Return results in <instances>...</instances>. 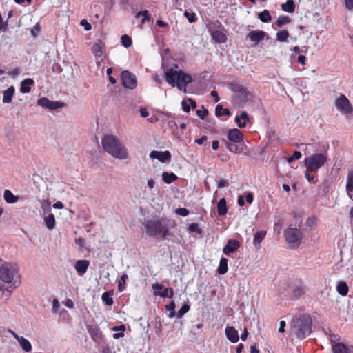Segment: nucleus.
Wrapping results in <instances>:
<instances>
[{
	"label": "nucleus",
	"mask_w": 353,
	"mask_h": 353,
	"mask_svg": "<svg viewBox=\"0 0 353 353\" xmlns=\"http://www.w3.org/2000/svg\"><path fill=\"white\" fill-rule=\"evenodd\" d=\"M102 147L105 152L112 157L119 159L128 158V152L126 148L123 145L120 139L112 134H105L101 141Z\"/></svg>",
	"instance_id": "1"
},
{
	"label": "nucleus",
	"mask_w": 353,
	"mask_h": 353,
	"mask_svg": "<svg viewBox=\"0 0 353 353\" xmlns=\"http://www.w3.org/2000/svg\"><path fill=\"white\" fill-rule=\"evenodd\" d=\"M168 221L165 219H152L145 221V232L149 236H161L163 239H168L172 234L168 225Z\"/></svg>",
	"instance_id": "2"
},
{
	"label": "nucleus",
	"mask_w": 353,
	"mask_h": 353,
	"mask_svg": "<svg viewBox=\"0 0 353 353\" xmlns=\"http://www.w3.org/2000/svg\"><path fill=\"white\" fill-rule=\"evenodd\" d=\"M165 74L169 85L178 88H185L190 83L194 81L190 74L182 70L170 68L165 71Z\"/></svg>",
	"instance_id": "3"
},
{
	"label": "nucleus",
	"mask_w": 353,
	"mask_h": 353,
	"mask_svg": "<svg viewBox=\"0 0 353 353\" xmlns=\"http://www.w3.org/2000/svg\"><path fill=\"white\" fill-rule=\"evenodd\" d=\"M294 334L299 339H304L312 332V319L309 314H303L292 320Z\"/></svg>",
	"instance_id": "4"
},
{
	"label": "nucleus",
	"mask_w": 353,
	"mask_h": 353,
	"mask_svg": "<svg viewBox=\"0 0 353 353\" xmlns=\"http://www.w3.org/2000/svg\"><path fill=\"white\" fill-rule=\"evenodd\" d=\"M285 241L290 249L299 248L301 243L302 233L295 228H289L284 232Z\"/></svg>",
	"instance_id": "5"
},
{
	"label": "nucleus",
	"mask_w": 353,
	"mask_h": 353,
	"mask_svg": "<svg viewBox=\"0 0 353 353\" xmlns=\"http://www.w3.org/2000/svg\"><path fill=\"white\" fill-rule=\"evenodd\" d=\"M327 157L325 154L316 153L305 159V165L311 172H317L327 161Z\"/></svg>",
	"instance_id": "6"
},
{
	"label": "nucleus",
	"mask_w": 353,
	"mask_h": 353,
	"mask_svg": "<svg viewBox=\"0 0 353 353\" xmlns=\"http://www.w3.org/2000/svg\"><path fill=\"white\" fill-rule=\"evenodd\" d=\"M18 273L17 264L4 263L0 267V279L6 283H11L16 274Z\"/></svg>",
	"instance_id": "7"
},
{
	"label": "nucleus",
	"mask_w": 353,
	"mask_h": 353,
	"mask_svg": "<svg viewBox=\"0 0 353 353\" xmlns=\"http://www.w3.org/2000/svg\"><path fill=\"white\" fill-rule=\"evenodd\" d=\"M234 90L235 94L233 97L234 101L241 106L244 105L248 101H252L254 97V94L248 90Z\"/></svg>",
	"instance_id": "8"
},
{
	"label": "nucleus",
	"mask_w": 353,
	"mask_h": 353,
	"mask_svg": "<svg viewBox=\"0 0 353 353\" xmlns=\"http://www.w3.org/2000/svg\"><path fill=\"white\" fill-rule=\"evenodd\" d=\"M121 79L125 88H135L137 86V77L128 70H124L121 72Z\"/></svg>",
	"instance_id": "9"
},
{
	"label": "nucleus",
	"mask_w": 353,
	"mask_h": 353,
	"mask_svg": "<svg viewBox=\"0 0 353 353\" xmlns=\"http://www.w3.org/2000/svg\"><path fill=\"white\" fill-rule=\"evenodd\" d=\"M335 105L336 108L343 112L347 114L353 112V107L350 104L348 99L343 94H341L336 101Z\"/></svg>",
	"instance_id": "10"
},
{
	"label": "nucleus",
	"mask_w": 353,
	"mask_h": 353,
	"mask_svg": "<svg viewBox=\"0 0 353 353\" xmlns=\"http://www.w3.org/2000/svg\"><path fill=\"white\" fill-rule=\"evenodd\" d=\"M87 330L90 334L92 339L97 343H99L102 341L103 335L100 329L97 324L87 325Z\"/></svg>",
	"instance_id": "11"
},
{
	"label": "nucleus",
	"mask_w": 353,
	"mask_h": 353,
	"mask_svg": "<svg viewBox=\"0 0 353 353\" xmlns=\"http://www.w3.org/2000/svg\"><path fill=\"white\" fill-rule=\"evenodd\" d=\"M265 35L266 33L264 31L257 30L250 32L246 35V38L249 39L254 45H257L264 39Z\"/></svg>",
	"instance_id": "12"
},
{
	"label": "nucleus",
	"mask_w": 353,
	"mask_h": 353,
	"mask_svg": "<svg viewBox=\"0 0 353 353\" xmlns=\"http://www.w3.org/2000/svg\"><path fill=\"white\" fill-rule=\"evenodd\" d=\"M333 353H352L353 346H347L343 343L332 342Z\"/></svg>",
	"instance_id": "13"
},
{
	"label": "nucleus",
	"mask_w": 353,
	"mask_h": 353,
	"mask_svg": "<svg viewBox=\"0 0 353 353\" xmlns=\"http://www.w3.org/2000/svg\"><path fill=\"white\" fill-rule=\"evenodd\" d=\"M150 157L151 159H157L163 163L170 160L171 154L168 150L164 152L153 150L150 152Z\"/></svg>",
	"instance_id": "14"
},
{
	"label": "nucleus",
	"mask_w": 353,
	"mask_h": 353,
	"mask_svg": "<svg viewBox=\"0 0 353 353\" xmlns=\"http://www.w3.org/2000/svg\"><path fill=\"white\" fill-rule=\"evenodd\" d=\"M240 248V243L235 239H230L223 248V252L225 254L229 255L234 253Z\"/></svg>",
	"instance_id": "15"
},
{
	"label": "nucleus",
	"mask_w": 353,
	"mask_h": 353,
	"mask_svg": "<svg viewBox=\"0 0 353 353\" xmlns=\"http://www.w3.org/2000/svg\"><path fill=\"white\" fill-rule=\"evenodd\" d=\"M228 139L232 142L240 143L243 141V134L237 128L231 129L228 131Z\"/></svg>",
	"instance_id": "16"
},
{
	"label": "nucleus",
	"mask_w": 353,
	"mask_h": 353,
	"mask_svg": "<svg viewBox=\"0 0 353 353\" xmlns=\"http://www.w3.org/2000/svg\"><path fill=\"white\" fill-rule=\"evenodd\" d=\"M234 121L236 123L239 128H243L246 127L248 123L250 122V119L248 114L243 111L241 112L240 115L235 117Z\"/></svg>",
	"instance_id": "17"
},
{
	"label": "nucleus",
	"mask_w": 353,
	"mask_h": 353,
	"mask_svg": "<svg viewBox=\"0 0 353 353\" xmlns=\"http://www.w3.org/2000/svg\"><path fill=\"white\" fill-rule=\"evenodd\" d=\"M225 335L227 339L233 343L238 342L239 340L238 331L232 326L226 327Z\"/></svg>",
	"instance_id": "18"
},
{
	"label": "nucleus",
	"mask_w": 353,
	"mask_h": 353,
	"mask_svg": "<svg viewBox=\"0 0 353 353\" xmlns=\"http://www.w3.org/2000/svg\"><path fill=\"white\" fill-rule=\"evenodd\" d=\"M211 37L216 43H225L227 40L225 31L223 30H216L211 31Z\"/></svg>",
	"instance_id": "19"
},
{
	"label": "nucleus",
	"mask_w": 353,
	"mask_h": 353,
	"mask_svg": "<svg viewBox=\"0 0 353 353\" xmlns=\"http://www.w3.org/2000/svg\"><path fill=\"white\" fill-rule=\"evenodd\" d=\"M89 265L90 262L88 260H78L74 268L79 276H83L87 272Z\"/></svg>",
	"instance_id": "20"
},
{
	"label": "nucleus",
	"mask_w": 353,
	"mask_h": 353,
	"mask_svg": "<svg viewBox=\"0 0 353 353\" xmlns=\"http://www.w3.org/2000/svg\"><path fill=\"white\" fill-rule=\"evenodd\" d=\"M91 50L97 58H101L104 52V46L101 41H98L93 44Z\"/></svg>",
	"instance_id": "21"
},
{
	"label": "nucleus",
	"mask_w": 353,
	"mask_h": 353,
	"mask_svg": "<svg viewBox=\"0 0 353 353\" xmlns=\"http://www.w3.org/2000/svg\"><path fill=\"white\" fill-rule=\"evenodd\" d=\"M346 192L350 199L353 198V170L350 171L347 176Z\"/></svg>",
	"instance_id": "22"
},
{
	"label": "nucleus",
	"mask_w": 353,
	"mask_h": 353,
	"mask_svg": "<svg viewBox=\"0 0 353 353\" xmlns=\"http://www.w3.org/2000/svg\"><path fill=\"white\" fill-rule=\"evenodd\" d=\"M196 107V101L190 98L185 99L182 101V108L185 112H189L191 108H195Z\"/></svg>",
	"instance_id": "23"
},
{
	"label": "nucleus",
	"mask_w": 353,
	"mask_h": 353,
	"mask_svg": "<svg viewBox=\"0 0 353 353\" xmlns=\"http://www.w3.org/2000/svg\"><path fill=\"white\" fill-rule=\"evenodd\" d=\"M3 198L7 203H14L19 199L18 196H15L9 190H6L3 192Z\"/></svg>",
	"instance_id": "24"
},
{
	"label": "nucleus",
	"mask_w": 353,
	"mask_h": 353,
	"mask_svg": "<svg viewBox=\"0 0 353 353\" xmlns=\"http://www.w3.org/2000/svg\"><path fill=\"white\" fill-rule=\"evenodd\" d=\"M306 286L303 284L296 285L292 290V296L295 299L302 296L306 292Z\"/></svg>",
	"instance_id": "25"
},
{
	"label": "nucleus",
	"mask_w": 353,
	"mask_h": 353,
	"mask_svg": "<svg viewBox=\"0 0 353 353\" xmlns=\"http://www.w3.org/2000/svg\"><path fill=\"white\" fill-rule=\"evenodd\" d=\"M265 236H266L265 230L256 231L254 235V239H253V244L254 245V246L257 247V246L260 245L261 243L264 239Z\"/></svg>",
	"instance_id": "26"
},
{
	"label": "nucleus",
	"mask_w": 353,
	"mask_h": 353,
	"mask_svg": "<svg viewBox=\"0 0 353 353\" xmlns=\"http://www.w3.org/2000/svg\"><path fill=\"white\" fill-rule=\"evenodd\" d=\"M217 212L219 215L224 216L227 214L228 208L226 205V201L224 198L219 200L217 203Z\"/></svg>",
	"instance_id": "27"
},
{
	"label": "nucleus",
	"mask_w": 353,
	"mask_h": 353,
	"mask_svg": "<svg viewBox=\"0 0 353 353\" xmlns=\"http://www.w3.org/2000/svg\"><path fill=\"white\" fill-rule=\"evenodd\" d=\"M162 179L165 183L170 184L171 183L176 181L178 176L173 172H164L162 174Z\"/></svg>",
	"instance_id": "28"
},
{
	"label": "nucleus",
	"mask_w": 353,
	"mask_h": 353,
	"mask_svg": "<svg viewBox=\"0 0 353 353\" xmlns=\"http://www.w3.org/2000/svg\"><path fill=\"white\" fill-rule=\"evenodd\" d=\"M337 292L341 296H346L349 291V288L345 281H340L336 285Z\"/></svg>",
	"instance_id": "29"
},
{
	"label": "nucleus",
	"mask_w": 353,
	"mask_h": 353,
	"mask_svg": "<svg viewBox=\"0 0 353 353\" xmlns=\"http://www.w3.org/2000/svg\"><path fill=\"white\" fill-rule=\"evenodd\" d=\"M211 79V76L208 72H203L201 74L199 79H196L194 81H198L199 86H208L209 85L207 83L208 81H210Z\"/></svg>",
	"instance_id": "30"
},
{
	"label": "nucleus",
	"mask_w": 353,
	"mask_h": 353,
	"mask_svg": "<svg viewBox=\"0 0 353 353\" xmlns=\"http://www.w3.org/2000/svg\"><path fill=\"white\" fill-rule=\"evenodd\" d=\"M228 272V259L222 257L219 261L217 272L219 274H224Z\"/></svg>",
	"instance_id": "31"
},
{
	"label": "nucleus",
	"mask_w": 353,
	"mask_h": 353,
	"mask_svg": "<svg viewBox=\"0 0 353 353\" xmlns=\"http://www.w3.org/2000/svg\"><path fill=\"white\" fill-rule=\"evenodd\" d=\"M19 343L23 350L27 352H29L32 350V345L28 340L25 339L24 337H21L19 339Z\"/></svg>",
	"instance_id": "32"
},
{
	"label": "nucleus",
	"mask_w": 353,
	"mask_h": 353,
	"mask_svg": "<svg viewBox=\"0 0 353 353\" xmlns=\"http://www.w3.org/2000/svg\"><path fill=\"white\" fill-rule=\"evenodd\" d=\"M44 222L46 226L49 229L52 230L55 226V218L53 214H50L48 216L44 218Z\"/></svg>",
	"instance_id": "33"
},
{
	"label": "nucleus",
	"mask_w": 353,
	"mask_h": 353,
	"mask_svg": "<svg viewBox=\"0 0 353 353\" xmlns=\"http://www.w3.org/2000/svg\"><path fill=\"white\" fill-rule=\"evenodd\" d=\"M141 16H143V19L141 20V26L143 25L145 22L150 21L151 19V15L148 10H143L137 12L135 17L139 18Z\"/></svg>",
	"instance_id": "34"
},
{
	"label": "nucleus",
	"mask_w": 353,
	"mask_h": 353,
	"mask_svg": "<svg viewBox=\"0 0 353 353\" xmlns=\"http://www.w3.org/2000/svg\"><path fill=\"white\" fill-rule=\"evenodd\" d=\"M215 114L216 117H221L223 115L230 116V112L227 108H223L222 105L219 104L216 107Z\"/></svg>",
	"instance_id": "35"
},
{
	"label": "nucleus",
	"mask_w": 353,
	"mask_h": 353,
	"mask_svg": "<svg viewBox=\"0 0 353 353\" xmlns=\"http://www.w3.org/2000/svg\"><path fill=\"white\" fill-rule=\"evenodd\" d=\"M282 9L288 12H293L294 10V3L293 0H288L285 3L281 5Z\"/></svg>",
	"instance_id": "36"
},
{
	"label": "nucleus",
	"mask_w": 353,
	"mask_h": 353,
	"mask_svg": "<svg viewBox=\"0 0 353 353\" xmlns=\"http://www.w3.org/2000/svg\"><path fill=\"white\" fill-rule=\"evenodd\" d=\"M112 293L110 292H105L101 296L102 301L108 306L113 305L114 301L111 297Z\"/></svg>",
	"instance_id": "37"
},
{
	"label": "nucleus",
	"mask_w": 353,
	"mask_h": 353,
	"mask_svg": "<svg viewBox=\"0 0 353 353\" xmlns=\"http://www.w3.org/2000/svg\"><path fill=\"white\" fill-rule=\"evenodd\" d=\"M259 19L264 23L270 22L272 19L269 12L266 10L258 14Z\"/></svg>",
	"instance_id": "38"
},
{
	"label": "nucleus",
	"mask_w": 353,
	"mask_h": 353,
	"mask_svg": "<svg viewBox=\"0 0 353 353\" xmlns=\"http://www.w3.org/2000/svg\"><path fill=\"white\" fill-rule=\"evenodd\" d=\"M289 37V32L285 30H281L276 33V40L280 42H285L287 41L288 38Z\"/></svg>",
	"instance_id": "39"
},
{
	"label": "nucleus",
	"mask_w": 353,
	"mask_h": 353,
	"mask_svg": "<svg viewBox=\"0 0 353 353\" xmlns=\"http://www.w3.org/2000/svg\"><path fill=\"white\" fill-rule=\"evenodd\" d=\"M15 90H5L3 92V103H10Z\"/></svg>",
	"instance_id": "40"
},
{
	"label": "nucleus",
	"mask_w": 353,
	"mask_h": 353,
	"mask_svg": "<svg viewBox=\"0 0 353 353\" xmlns=\"http://www.w3.org/2000/svg\"><path fill=\"white\" fill-rule=\"evenodd\" d=\"M168 311L170 312L168 314L169 318H174L176 316L175 312V303L174 301H171L169 304L165 306Z\"/></svg>",
	"instance_id": "41"
},
{
	"label": "nucleus",
	"mask_w": 353,
	"mask_h": 353,
	"mask_svg": "<svg viewBox=\"0 0 353 353\" xmlns=\"http://www.w3.org/2000/svg\"><path fill=\"white\" fill-rule=\"evenodd\" d=\"M128 276L126 274H123L120 279L119 280V284H118V290L119 292H122L125 289V285L126 283V280L128 279Z\"/></svg>",
	"instance_id": "42"
},
{
	"label": "nucleus",
	"mask_w": 353,
	"mask_h": 353,
	"mask_svg": "<svg viewBox=\"0 0 353 353\" xmlns=\"http://www.w3.org/2000/svg\"><path fill=\"white\" fill-rule=\"evenodd\" d=\"M51 103L52 101H50L46 97H42L37 101V104L39 105L48 109H49V106H50Z\"/></svg>",
	"instance_id": "43"
},
{
	"label": "nucleus",
	"mask_w": 353,
	"mask_h": 353,
	"mask_svg": "<svg viewBox=\"0 0 353 353\" xmlns=\"http://www.w3.org/2000/svg\"><path fill=\"white\" fill-rule=\"evenodd\" d=\"M122 45L125 48H129L132 46V39L127 34H124L121 38Z\"/></svg>",
	"instance_id": "44"
},
{
	"label": "nucleus",
	"mask_w": 353,
	"mask_h": 353,
	"mask_svg": "<svg viewBox=\"0 0 353 353\" xmlns=\"http://www.w3.org/2000/svg\"><path fill=\"white\" fill-rule=\"evenodd\" d=\"M12 290H10L8 288L0 289V299H4L5 300H8L10 296Z\"/></svg>",
	"instance_id": "45"
},
{
	"label": "nucleus",
	"mask_w": 353,
	"mask_h": 353,
	"mask_svg": "<svg viewBox=\"0 0 353 353\" xmlns=\"http://www.w3.org/2000/svg\"><path fill=\"white\" fill-rule=\"evenodd\" d=\"M190 305L184 304L178 311L177 317L181 318L185 314H186L190 310Z\"/></svg>",
	"instance_id": "46"
},
{
	"label": "nucleus",
	"mask_w": 353,
	"mask_h": 353,
	"mask_svg": "<svg viewBox=\"0 0 353 353\" xmlns=\"http://www.w3.org/2000/svg\"><path fill=\"white\" fill-rule=\"evenodd\" d=\"M34 81L32 79L28 78L21 83V88H28L29 86L34 85Z\"/></svg>",
	"instance_id": "47"
},
{
	"label": "nucleus",
	"mask_w": 353,
	"mask_h": 353,
	"mask_svg": "<svg viewBox=\"0 0 353 353\" xmlns=\"http://www.w3.org/2000/svg\"><path fill=\"white\" fill-rule=\"evenodd\" d=\"M227 148L231 152H234V153H236V154L241 152V149L239 148V147L233 143H227Z\"/></svg>",
	"instance_id": "48"
},
{
	"label": "nucleus",
	"mask_w": 353,
	"mask_h": 353,
	"mask_svg": "<svg viewBox=\"0 0 353 353\" xmlns=\"http://www.w3.org/2000/svg\"><path fill=\"white\" fill-rule=\"evenodd\" d=\"M290 22V19L288 17H279L276 21V25L279 27H281L284 24H287Z\"/></svg>",
	"instance_id": "49"
},
{
	"label": "nucleus",
	"mask_w": 353,
	"mask_h": 353,
	"mask_svg": "<svg viewBox=\"0 0 353 353\" xmlns=\"http://www.w3.org/2000/svg\"><path fill=\"white\" fill-rule=\"evenodd\" d=\"M188 230L190 232H195L198 234L201 233V229L199 228V225L196 223H193L190 224L189 227H188Z\"/></svg>",
	"instance_id": "50"
},
{
	"label": "nucleus",
	"mask_w": 353,
	"mask_h": 353,
	"mask_svg": "<svg viewBox=\"0 0 353 353\" xmlns=\"http://www.w3.org/2000/svg\"><path fill=\"white\" fill-rule=\"evenodd\" d=\"M301 157V153L299 151H294L292 156L288 158V161L289 163L293 161L294 160H298Z\"/></svg>",
	"instance_id": "51"
},
{
	"label": "nucleus",
	"mask_w": 353,
	"mask_h": 353,
	"mask_svg": "<svg viewBox=\"0 0 353 353\" xmlns=\"http://www.w3.org/2000/svg\"><path fill=\"white\" fill-rule=\"evenodd\" d=\"M176 214L181 216H187L189 214V210L185 208H177L175 211Z\"/></svg>",
	"instance_id": "52"
},
{
	"label": "nucleus",
	"mask_w": 353,
	"mask_h": 353,
	"mask_svg": "<svg viewBox=\"0 0 353 353\" xmlns=\"http://www.w3.org/2000/svg\"><path fill=\"white\" fill-rule=\"evenodd\" d=\"M65 105L63 103L59 101H52L50 106H49V110H56L59 108H62Z\"/></svg>",
	"instance_id": "53"
},
{
	"label": "nucleus",
	"mask_w": 353,
	"mask_h": 353,
	"mask_svg": "<svg viewBox=\"0 0 353 353\" xmlns=\"http://www.w3.org/2000/svg\"><path fill=\"white\" fill-rule=\"evenodd\" d=\"M184 15L187 18V19L188 20V21L190 23H192L194 21H195V20H196V15L194 13H192V12L190 13V12L185 11L184 12Z\"/></svg>",
	"instance_id": "54"
},
{
	"label": "nucleus",
	"mask_w": 353,
	"mask_h": 353,
	"mask_svg": "<svg viewBox=\"0 0 353 353\" xmlns=\"http://www.w3.org/2000/svg\"><path fill=\"white\" fill-rule=\"evenodd\" d=\"M170 291V288H163V289L161 290V292H156V295H158L161 297L165 298L168 296V292Z\"/></svg>",
	"instance_id": "55"
},
{
	"label": "nucleus",
	"mask_w": 353,
	"mask_h": 353,
	"mask_svg": "<svg viewBox=\"0 0 353 353\" xmlns=\"http://www.w3.org/2000/svg\"><path fill=\"white\" fill-rule=\"evenodd\" d=\"M208 111L207 109L201 110H196V115L201 119H204L205 117L208 115Z\"/></svg>",
	"instance_id": "56"
},
{
	"label": "nucleus",
	"mask_w": 353,
	"mask_h": 353,
	"mask_svg": "<svg viewBox=\"0 0 353 353\" xmlns=\"http://www.w3.org/2000/svg\"><path fill=\"white\" fill-rule=\"evenodd\" d=\"M80 25L83 26L86 31H89L92 28L91 24L85 19H83L80 22Z\"/></svg>",
	"instance_id": "57"
},
{
	"label": "nucleus",
	"mask_w": 353,
	"mask_h": 353,
	"mask_svg": "<svg viewBox=\"0 0 353 353\" xmlns=\"http://www.w3.org/2000/svg\"><path fill=\"white\" fill-rule=\"evenodd\" d=\"M40 32V26L37 23L31 29V34L33 37H37Z\"/></svg>",
	"instance_id": "58"
},
{
	"label": "nucleus",
	"mask_w": 353,
	"mask_h": 353,
	"mask_svg": "<svg viewBox=\"0 0 353 353\" xmlns=\"http://www.w3.org/2000/svg\"><path fill=\"white\" fill-rule=\"evenodd\" d=\"M152 289L154 291V294H156V292H161L163 289V286L159 283H154L152 285Z\"/></svg>",
	"instance_id": "59"
},
{
	"label": "nucleus",
	"mask_w": 353,
	"mask_h": 353,
	"mask_svg": "<svg viewBox=\"0 0 353 353\" xmlns=\"http://www.w3.org/2000/svg\"><path fill=\"white\" fill-rule=\"evenodd\" d=\"M59 301L56 299H54L52 301V311L54 312V313H57V310L59 309Z\"/></svg>",
	"instance_id": "60"
},
{
	"label": "nucleus",
	"mask_w": 353,
	"mask_h": 353,
	"mask_svg": "<svg viewBox=\"0 0 353 353\" xmlns=\"http://www.w3.org/2000/svg\"><path fill=\"white\" fill-rule=\"evenodd\" d=\"M207 136L203 135L201 138L195 139L194 142L199 145H202L204 143L205 141H207Z\"/></svg>",
	"instance_id": "61"
},
{
	"label": "nucleus",
	"mask_w": 353,
	"mask_h": 353,
	"mask_svg": "<svg viewBox=\"0 0 353 353\" xmlns=\"http://www.w3.org/2000/svg\"><path fill=\"white\" fill-rule=\"evenodd\" d=\"M245 196L248 203L251 204L253 202L254 197L251 192H248Z\"/></svg>",
	"instance_id": "62"
},
{
	"label": "nucleus",
	"mask_w": 353,
	"mask_h": 353,
	"mask_svg": "<svg viewBox=\"0 0 353 353\" xmlns=\"http://www.w3.org/2000/svg\"><path fill=\"white\" fill-rule=\"evenodd\" d=\"M310 172L311 171L307 169V170L305 172V176L309 182H312L314 181V176L313 175H311L310 174Z\"/></svg>",
	"instance_id": "63"
},
{
	"label": "nucleus",
	"mask_w": 353,
	"mask_h": 353,
	"mask_svg": "<svg viewBox=\"0 0 353 353\" xmlns=\"http://www.w3.org/2000/svg\"><path fill=\"white\" fill-rule=\"evenodd\" d=\"M345 7L350 10H353V0H345Z\"/></svg>",
	"instance_id": "64"
}]
</instances>
